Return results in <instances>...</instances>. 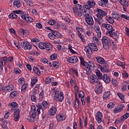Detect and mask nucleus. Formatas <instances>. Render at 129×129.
Here are the masks:
<instances>
[{
	"label": "nucleus",
	"mask_w": 129,
	"mask_h": 129,
	"mask_svg": "<svg viewBox=\"0 0 129 129\" xmlns=\"http://www.w3.org/2000/svg\"><path fill=\"white\" fill-rule=\"evenodd\" d=\"M51 82V79L50 77H46V79H45V83L46 84H49V83H50Z\"/></svg>",
	"instance_id": "62"
},
{
	"label": "nucleus",
	"mask_w": 129,
	"mask_h": 129,
	"mask_svg": "<svg viewBox=\"0 0 129 129\" xmlns=\"http://www.w3.org/2000/svg\"><path fill=\"white\" fill-rule=\"evenodd\" d=\"M55 20L51 19L50 20H48L47 23L50 26H53L55 24Z\"/></svg>",
	"instance_id": "60"
},
{
	"label": "nucleus",
	"mask_w": 129,
	"mask_h": 129,
	"mask_svg": "<svg viewBox=\"0 0 129 129\" xmlns=\"http://www.w3.org/2000/svg\"><path fill=\"white\" fill-rule=\"evenodd\" d=\"M38 46L40 49H45V43H44V42L39 43Z\"/></svg>",
	"instance_id": "61"
},
{
	"label": "nucleus",
	"mask_w": 129,
	"mask_h": 129,
	"mask_svg": "<svg viewBox=\"0 0 129 129\" xmlns=\"http://www.w3.org/2000/svg\"><path fill=\"white\" fill-rule=\"evenodd\" d=\"M124 104H121L117 106H116L113 110V113L114 114H117L118 113L121 112L123 110V108L124 107Z\"/></svg>",
	"instance_id": "14"
},
{
	"label": "nucleus",
	"mask_w": 129,
	"mask_h": 129,
	"mask_svg": "<svg viewBox=\"0 0 129 129\" xmlns=\"http://www.w3.org/2000/svg\"><path fill=\"white\" fill-rule=\"evenodd\" d=\"M53 33L55 34V37L58 38H61L62 37V35L59 32H57V31H53Z\"/></svg>",
	"instance_id": "47"
},
{
	"label": "nucleus",
	"mask_w": 129,
	"mask_h": 129,
	"mask_svg": "<svg viewBox=\"0 0 129 129\" xmlns=\"http://www.w3.org/2000/svg\"><path fill=\"white\" fill-rule=\"evenodd\" d=\"M108 35H109L112 38H117L119 36V32L118 31H115V32H113V31H111L109 34Z\"/></svg>",
	"instance_id": "22"
},
{
	"label": "nucleus",
	"mask_w": 129,
	"mask_h": 129,
	"mask_svg": "<svg viewBox=\"0 0 129 129\" xmlns=\"http://www.w3.org/2000/svg\"><path fill=\"white\" fill-rule=\"evenodd\" d=\"M31 106H34L35 108L34 112L37 114V116H39L41 114V110H43V107L42 103H37L36 106L35 105H32Z\"/></svg>",
	"instance_id": "7"
},
{
	"label": "nucleus",
	"mask_w": 129,
	"mask_h": 129,
	"mask_svg": "<svg viewBox=\"0 0 129 129\" xmlns=\"http://www.w3.org/2000/svg\"><path fill=\"white\" fill-rule=\"evenodd\" d=\"M117 95L118 96L119 99H120V100H121V101L122 103H124L125 102V100H124L125 96H124V95L123 94H121V93H118L117 94Z\"/></svg>",
	"instance_id": "32"
},
{
	"label": "nucleus",
	"mask_w": 129,
	"mask_h": 129,
	"mask_svg": "<svg viewBox=\"0 0 129 129\" xmlns=\"http://www.w3.org/2000/svg\"><path fill=\"white\" fill-rule=\"evenodd\" d=\"M7 61V57L4 56L0 59V68L3 69L4 64H5Z\"/></svg>",
	"instance_id": "24"
},
{
	"label": "nucleus",
	"mask_w": 129,
	"mask_h": 129,
	"mask_svg": "<svg viewBox=\"0 0 129 129\" xmlns=\"http://www.w3.org/2000/svg\"><path fill=\"white\" fill-rule=\"evenodd\" d=\"M88 79L90 83L92 84H95L98 82V77L95 74L89 76Z\"/></svg>",
	"instance_id": "8"
},
{
	"label": "nucleus",
	"mask_w": 129,
	"mask_h": 129,
	"mask_svg": "<svg viewBox=\"0 0 129 129\" xmlns=\"http://www.w3.org/2000/svg\"><path fill=\"white\" fill-rule=\"evenodd\" d=\"M87 4H89V5L91 7V8H93V7H94L95 5V2H94V1L93 0H89L87 2Z\"/></svg>",
	"instance_id": "50"
},
{
	"label": "nucleus",
	"mask_w": 129,
	"mask_h": 129,
	"mask_svg": "<svg viewBox=\"0 0 129 129\" xmlns=\"http://www.w3.org/2000/svg\"><path fill=\"white\" fill-rule=\"evenodd\" d=\"M60 65V63L58 61H54L52 62V66L55 69H58Z\"/></svg>",
	"instance_id": "36"
},
{
	"label": "nucleus",
	"mask_w": 129,
	"mask_h": 129,
	"mask_svg": "<svg viewBox=\"0 0 129 129\" xmlns=\"http://www.w3.org/2000/svg\"><path fill=\"white\" fill-rule=\"evenodd\" d=\"M35 108L34 106H31V111L30 112V115L31 116H28L27 118V120L29 122H34L35 121V117L37 115V114L35 112Z\"/></svg>",
	"instance_id": "2"
},
{
	"label": "nucleus",
	"mask_w": 129,
	"mask_h": 129,
	"mask_svg": "<svg viewBox=\"0 0 129 129\" xmlns=\"http://www.w3.org/2000/svg\"><path fill=\"white\" fill-rule=\"evenodd\" d=\"M120 17L121 18H123V19L126 20V21H129V16L125 15V14H121L120 15Z\"/></svg>",
	"instance_id": "57"
},
{
	"label": "nucleus",
	"mask_w": 129,
	"mask_h": 129,
	"mask_svg": "<svg viewBox=\"0 0 129 129\" xmlns=\"http://www.w3.org/2000/svg\"><path fill=\"white\" fill-rule=\"evenodd\" d=\"M113 18L119 21H122V18L117 13H114V15H113Z\"/></svg>",
	"instance_id": "34"
},
{
	"label": "nucleus",
	"mask_w": 129,
	"mask_h": 129,
	"mask_svg": "<svg viewBox=\"0 0 129 129\" xmlns=\"http://www.w3.org/2000/svg\"><path fill=\"white\" fill-rule=\"evenodd\" d=\"M13 85H8V86H3L1 90L5 93L10 92L14 89Z\"/></svg>",
	"instance_id": "10"
},
{
	"label": "nucleus",
	"mask_w": 129,
	"mask_h": 129,
	"mask_svg": "<svg viewBox=\"0 0 129 129\" xmlns=\"http://www.w3.org/2000/svg\"><path fill=\"white\" fill-rule=\"evenodd\" d=\"M25 81L24 78L21 77L19 79L18 83L19 86H21L22 85L25 84Z\"/></svg>",
	"instance_id": "48"
},
{
	"label": "nucleus",
	"mask_w": 129,
	"mask_h": 129,
	"mask_svg": "<svg viewBox=\"0 0 129 129\" xmlns=\"http://www.w3.org/2000/svg\"><path fill=\"white\" fill-rule=\"evenodd\" d=\"M18 93L17 91L14 90L13 91H11L9 95L10 98L11 99H13L18 95Z\"/></svg>",
	"instance_id": "31"
},
{
	"label": "nucleus",
	"mask_w": 129,
	"mask_h": 129,
	"mask_svg": "<svg viewBox=\"0 0 129 129\" xmlns=\"http://www.w3.org/2000/svg\"><path fill=\"white\" fill-rule=\"evenodd\" d=\"M115 106V103L114 102H109V104L107 105V108H110V109H112V108H114Z\"/></svg>",
	"instance_id": "43"
},
{
	"label": "nucleus",
	"mask_w": 129,
	"mask_h": 129,
	"mask_svg": "<svg viewBox=\"0 0 129 129\" xmlns=\"http://www.w3.org/2000/svg\"><path fill=\"white\" fill-rule=\"evenodd\" d=\"M9 17L11 19H15L17 18L18 16L16 14H15V13H14L10 14L9 15Z\"/></svg>",
	"instance_id": "51"
},
{
	"label": "nucleus",
	"mask_w": 129,
	"mask_h": 129,
	"mask_svg": "<svg viewBox=\"0 0 129 129\" xmlns=\"http://www.w3.org/2000/svg\"><path fill=\"white\" fill-rule=\"evenodd\" d=\"M70 83H71V85L72 86H74L76 85V81L74 78H72L71 79Z\"/></svg>",
	"instance_id": "64"
},
{
	"label": "nucleus",
	"mask_w": 129,
	"mask_h": 129,
	"mask_svg": "<svg viewBox=\"0 0 129 129\" xmlns=\"http://www.w3.org/2000/svg\"><path fill=\"white\" fill-rule=\"evenodd\" d=\"M116 64L117 66L122 67V68H125V62H122L120 60H117L116 62Z\"/></svg>",
	"instance_id": "42"
},
{
	"label": "nucleus",
	"mask_w": 129,
	"mask_h": 129,
	"mask_svg": "<svg viewBox=\"0 0 129 129\" xmlns=\"http://www.w3.org/2000/svg\"><path fill=\"white\" fill-rule=\"evenodd\" d=\"M44 90H42L39 94V101H42L44 98Z\"/></svg>",
	"instance_id": "39"
},
{
	"label": "nucleus",
	"mask_w": 129,
	"mask_h": 129,
	"mask_svg": "<svg viewBox=\"0 0 129 129\" xmlns=\"http://www.w3.org/2000/svg\"><path fill=\"white\" fill-rule=\"evenodd\" d=\"M33 71H34V73L37 75L40 76L41 75V72L39 69L37 67H34Z\"/></svg>",
	"instance_id": "40"
},
{
	"label": "nucleus",
	"mask_w": 129,
	"mask_h": 129,
	"mask_svg": "<svg viewBox=\"0 0 129 129\" xmlns=\"http://www.w3.org/2000/svg\"><path fill=\"white\" fill-rule=\"evenodd\" d=\"M54 99L59 102L63 101V100H64L63 93L59 91H56V92H55Z\"/></svg>",
	"instance_id": "4"
},
{
	"label": "nucleus",
	"mask_w": 129,
	"mask_h": 129,
	"mask_svg": "<svg viewBox=\"0 0 129 129\" xmlns=\"http://www.w3.org/2000/svg\"><path fill=\"white\" fill-rule=\"evenodd\" d=\"M37 82H38V78L36 77H33L31 79V87H33Z\"/></svg>",
	"instance_id": "29"
},
{
	"label": "nucleus",
	"mask_w": 129,
	"mask_h": 129,
	"mask_svg": "<svg viewBox=\"0 0 129 129\" xmlns=\"http://www.w3.org/2000/svg\"><path fill=\"white\" fill-rule=\"evenodd\" d=\"M60 24L58 22H56L55 21V23L54 24V29H60Z\"/></svg>",
	"instance_id": "63"
},
{
	"label": "nucleus",
	"mask_w": 129,
	"mask_h": 129,
	"mask_svg": "<svg viewBox=\"0 0 129 129\" xmlns=\"http://www.w3.org/2000/svg\"><path fill=\"white\" fill-rule=\"evenodd\" d=\"M21 110H17L14 113V119L16 121H18L20 119V112Z\"/></svg>",
	"instance_id": "26"
},
{
	"label": "nucleus",
	"mask_w": 129,
	"mask_h": 129,
	"mask_svg": "<svg viewBox=\"0 0 129 129\" xmlns=\"http://www.w3.org/2000/svg\"><path fill=\"white\" fill-rule=\"evenodd\" d=\"M56 119H57V122H59L65 120L66 117L64 115L58 114V115H57V116H56Z\"/></svg>",
	"instance_id": "28"
},
{
	"label": "nucleus",
	"mask_w": 129,
	"mask_h": 129,
	"mask_svg": "<svg viewBox=\"0 0 129 129\" xmlns=\"http://www.w3.org/2000/svg\"><path fill=\"white\" fill-rule=\"evenodd\" d=\"M68 49L70 50V52H71V53L72 54H76L77 53L76 51H75V50H74L72 48V46L71 45H69L68 46Z\"/></svg>",
	"instance_id": "53"
},
{
	"label": "nucleus",
	"mask_w": 129,
	"mask_h": 129,
	"mask_svg": "<svg viewBox=\"0 0 129 129\" xmlns=\"http://www.w3.org/2000/svg\"><path fill=\"white\" fill-rule=\"evenodd\" d=\"M95 73L96 76L98 77V78H99V79H100L102 76H103L102 74L100 72V70L98 69L95 70Z\"/></svg>",
	"instance_id": "35"
},
{
	"label": "nucleus",
	"mask_w": 129,
	"mask_h": 129,
	"mask_svg": "<svg viewBox=\"0 0 129 129\" xmlns=\"http://www.w3.org/2000/svg\"><path fill=\"white\" fill-rule=\"evenodd\" d=\"M123 120L122 119L121 117H118L114 121V123L115 125H117L118 124H121Z\"/></svg>",
	"instance_id": "37"
},
{
	"label": "nucleus",
	"mask_w": 129,
	"mask_h": 129,
	"mask_svg": "<svg viewBox=\"0 0 129 129\" xmlns=\"http://www.w3.org/2000/svg\"><path fill=\"white\" fill-rule=\"evenodd\" d=\"M118 1L123 6L127 7L128 6V3L125 0H118Z\"/></svg>",
	"instance_id": "44"
},
{
	"label": "nucleus",
	"mask_w": 129,
	"mask_h": 129,
	"mask_svg": "<svg viewBox=\"0 0 129 129\" xmlns=\"http://www.w3.org/2000/svg\"><path fill=\"white\" fill-rule=\"evenodd\" d=\"M67 60L70 63L75 64L78 62L79 59L77 56H73L68 57Z\"/></svg>",
	"instance_id": "15"
},
{
	"label": "nucleus",
	"mask_w": 129,
	"mask_h": 129,
	"mask_svg": "<svg viewBox=\"0 0 129 129\" xmlns=\"http://www.w3.org/2000/svg\"><path fill=\"white\" fill-rule=\"evenodd\" d=\"M106 21L111 24H112L114 23V20L113 18V17H111V16H109V17H106Z\"/></svg>",
	"instance_id": "38"
},
{
	"label": "nucleus",
	"mask_w": 129,
	"mask_h": 129,
	"mask_svg": "<svg viewBox=\"0 0 129 129\" xmlns=\"http://www.w3.org/2000/svg\"><path fill=\"white\" fill-rule=\"evenodd\" d=\"M128 117H129V113H125L123 115V116H121V118H122V120H123V121L125 120Z\"/></svg>",
	"instance_id": "46"
},
{
	"label": "nucleus",
	"mask_w": 129,
	"mask_h": 129,
	"mask_svg": "<svg viewBox=\"0 0 129 129\" xmlns=\"http://www.w3.org/2000/svg\"><path fill=\"white\" fill-rule=\"evenodd\" d=\"M95 119L96 122L100 124L101 123L103 120V115L102 113L100 111H98L96 114Z\"/></svg>",
	"instance_id": "12"
},
{
	"label": "nucleus",
	"mask_w": 129,
	"mask_h": 129,
	"mask_svg": "<svg viewBox=\"0 0 129 129\" xmlns=\"http://www.w3.org/2000/svg\"><path fill=\"white\" fill-rule=\"evenodd\" d=\"M96 60H97L98 63L100 64H104L105 63V60L101 56H96Z\"/></svg>",
	"instance_id": "21"
},
{
	"label": "nucleus",
	"mask_w": 129,
	"mask_h": 129,
	"mask_svg": "<svg viewBox=\"0 0 129 129\" xmlns=\"http://www.w3.org/2000/svg\"><path fill=\"white\" fill-rule=\"evenodd\" d=\"M100 70L102 73H107L109 72V66L107 65H104L102 66L101 65H99Z\"/></svg>",
	"instance_id": "17"
},
{
	"label": "nucleus",
	"mask_w": 129,
	"mask_h": 129,
	"mask_svg": "<svg viewBox=\"0 0 129 129\" xmlns=\"http://www.w3.org/2000/svg\"><path fill=\"white\" fill-rule=\"evenodd\" d=\"M57 54L56 53H53L51 55L50 57V60H55V59H57Z\"/></svg>",
	"instance_id": "58"
},
{
	"label": "nucleus",
	"mask_w": 129,
	"mask_h": 129,
	"mask_svg": "<svg viewBox=\"0 0 129 129\" xmlns=\"http://www.w3.org/2000/svg\"><path fill=\"white\" fill-rule=\"evenodd\" d=\"M111 82H112V85L114 86H115V87L117 86L118 84V82L117 81L116 79H112V80H111Z\"/></svg>",
	"instance_id": "54"
},
{
	"label": "nucleus",
	"mask_w": 129,
	"mask_h": 129,
	"mask_svg": "<svg viewBox=\"0 0 129 129\" xmlns=\"http://www.w3.org/2000/svg\"><path fill=\"white\" fill-rule=\"evenodd\" d=\"M79 59L81 64L85 67L84 73L88 76H91L92 70L95 69L94 63L92 61L86 62L82 56H80Z\"/></svg>",
	"instance_id": "1"
},
{
	"label": "nucleus",
	"mask_w": 129,
	"mask_h": 129,
	"mask_svg": "<svg viewBox=\"0 0 129 129\" xmlns=\"http://www.w3.org/2000/svg\"><path fill=\"white\" fill-rule=\"evenodd\" d=\"M54 31H52V32H50V33H48V36L49 38L51 40H54L55 38V35L54 34Z\"/></svg>",
	"instance_id": "49"
},
{
	"label": "nucleus",
	"mask_w": 129,
	"mask_h": 129,
	"mask_svg": "<svg viewBox=\"0 0 129 129\" xmlns=\"http://www.w3.org/2000/svg\"><path fill=\"white\" fill-rule=\"evenodd\" d=\"M56 111H57L56 108L54 106H53L48 111V114L50 116H54L56 113Z\"/></svg>",
	"instance_id": "20"
},
{
	"label": "nucleus",
	"mask_w": 129,
	"mask_h": 129,
	"mask_svg": "<svg viewBox=\"0 0 129 129\" xmlns=\"http://www.w3.org/2000/svg\"><path fill=\"white\" fill-rule=\"evenodd\" d=\"M10 108H11V111H17V110H20V109L18 108V104L16 102H13L11 103L8 104Z\"/></svg>",
	"instance_id": "13"
},
{
	"label": "nucleus",
	"mask_w": 129,
	"mask_h": 129,
	"mask_svg": "<svg viewBox=\"0 0 129 129\" xmlns=\"http://www.w3.org/2000/svg\"><path fill=\"white\" fill-rule=\"evenodd\" d=\"M14 72L17 75H20L21 74V71L18 68L14 69Z\"/></svg>",
	"instance_id": "56"
},
{
	"label": "nucleus",
	"mask_w": 129,
	"mask_h": 129,
	"mask_svg": "<svg viewBox=\"0 0 129 129\" xmlns=\"http://www.w3.org/2000/svg\"><path fill=\"white\" fill-rule=\"evenodd\" d=\"M53 46L49 42H45V49H46L47 50H50L52 49Z\"/></svg>",
	"instance_id": "30"
},
{
	"label": "nucleus",
	"mask_w": 129,
	"mask_h": 129,
	"mask_svg": "<svg viewBox=\"0 0 129 129\" xmlns=\"http://www.w3.org/2000/svg\"><path fill=\"white\" fill-rule=\"evenodd\" d=\"M100 79L102 80L105 83L107 84L109 83L111 81L110 77L106 74H103Z\"/></svg>",
	"instance_id": "16"
},
{
	"label": "nucleus",
	"mask_w": 129,
	"mask_h": 129,
	"mask_svg": "<svg viewBox=\"0 0 129 129\" xmlns=\"http://www.w3.org/2000/svg\"><path fill=\"white\" fill-rule=\"evenodd\" d=\"M96 12L97 13V17L99 20H101L103 17L106 16V12L99 8L96 9Z\"/></svg>",
	"instance_id": "9"
},
{
	"label": "nucleus",
	"mask_w": 129,
	"mask_h": 129,
	"mask_svg": "<svg viewBox=\"0 0 129 129\" xmlns=\"http://www.w3.org/2000/svg\"><path fill=\"white\" fill-rule=\"evenodd\" d=\"M25 3L28 6H32L33 4L32 0H25Z\"/></svg>",
	"instance_id": "59"
},
{
	"label": "nucleus",
	"mask_w": 129,
	"mask_h": 129,
	"mask_svg": "<svg viewBox=\"0 0 129 129\" xmlns=\"http://www.w3.org/2000/svg\"><path fill=\"white\" fill-rule=\"evenodd\" d=\"M110 95L111 93L109 91L104 92L102 96L103 100L106 102L107 99L110 96Z\"/></svg>",
	"instance_id": "23"
},
{
	"label": "nucleus",
	"mask_w": 129,
	"mask_h": 129,
	"mask_svg": "<svg viewBox=\"0 0 129 129\" xmlns=\"http://www.w3.org/2000/svg\"><path fill=\"white\" fill-rule=\"evenodd\" d=\"M13 5L16 8H19L22 5V3L21 0H15L13 3Z\"/></svg>",
	"instance_id": "25"
},
{
	"label": "nucleus",
	"mask_w": 129,
	"mask_h": 129,
	"mask_svg": "<svg viewBox=\"0 0 129 129\" xmlns=\"http://www.w3.org/2000/svg\"><path fill=\"white\" fill-rule=\"evenodd\" d=\"M85 20L86 23L89 26H93L94 24V21L93 17L89 14H85Z\"/></svg>",
	"instance_id": "3"
},
{
	"label": "nucleus",
	"mask_w": 129,
	"mask_h": 129,
	"mask_svg": "<svg viewBox=\"0 0 129 129\" xmlns=\"http://www.w3.org/2000/svg\"><path fill=\"white\" fill-rule=\"evenodd\" d=\"M84 51L86 52L88 58H90L92 57V50L89 46H86L84 48Z\"/></svg>",
	"instance_id": "19"
},
{
	"label": "nucleus",
	"mask_w": 129,
	"mask_h": 129,
	"mask_svg": "<svg viewBox=\"0 0 129 129\" xmlns=\"http://www.w3.org/2000/svg\"><path fill=\"white\" fill-rule=\"evenodd\" d=\"M112 41V39L109 38L107 37H103L102 39V42L104 48L108 49L109 47V43Z\"/></svg>",
	"instance_id": "5"
},
{
	"label": "nucleus",
	"mask_w": 129,
	"mask_h": 129,
	"mask_svg": "<svg viewBox=\"0 0 129 129\" xmlns=\"http://www.w3.org/2000/svg\"><path fill=\"white\" fill-rule=\"evenodd\" d=\"M78 37H79V38L80 39V40L83 42H86L85 39L84 38V35H83V34H82V33H78Z\"/></svg>",
	"instance_id": "52"
},
{
	"label": "nucleus",
	"mask_w": 129,
	"mask_h": 129,
	"mask_svg": "<svg viewBox=\"0 0 129 129\" xmlns=\"http://www.w3.org/2000/svg\"><path fill=\"white\" fill-rule=\"evenodd\" d=\"M94 30L97 33V37L98 38H101V31L100 29L99 25H95L94 26Z\"/></svg>",
	"instance_id": "18"
},
{
	"label": "nucleus",
	"mask_w": 129,
	"mask_h": 129,
	"mask_svg": "<svg viewBox=\"0 0 129 129\" xmlns=\"http://www.w3.org/2000/svg\"><path fill=\"white\" fill-rule=\"evenodd\" d=\"M28 86H29L28 84H23L21 87V92H22L23 93L25 92Z\"/></svg>",
	"instance_id": "33"
},
{
	"label": "nucleus",
	"mask_w": 129,
	"mask_h": 129,
	"mask_svg": "<svg viewBox=\"0 0 129 129\" xmlns=\"http://www.w3.org/2000/svg\"><path fill=\"white\" fill-rule=\"evenodd\" d=\"M75 107L76 108H79L80 100L78 98H75Z\"/></svg>",
	"instance_id": "45"
},
{
	"label": "nucleus",
	"mask_w": 129,
	"mask_h": 129,
	"mask_svg": "<svg viewBox=\"0 0 129 129\" xmlns=\"http://www.w3.org/2000/svg\"><path fill=\"white\" fill-rule=\"evenodd\" d=\"M88 46L90 47L91 51H96L98 50L96 45L94 43H90L88 44Z\"/></svg>",
	"instance_id": "27"
},
{
	"label": "nucleus",
	"mask_w": 129,
	"mask_h": 129,
	"mask_svg": "<svg viewBox=\"0 0 129 129\" xmlns=\"http://www.w3.org/2000/svg\"><path fill=\"white\" fill-rule=\"evenodd\" d=\"M37 94V92L34 91L33 93V95H31V100L33 102H36L37 101L36 95Z\"/></svg>",
	"instance_id": "41"
},
{
	"label": "nucleus",
	"mask_w": 129,
	"mask_h": 129,
	"mask_svg": "<svg viewBox=\"0 0 129 129\" xmlns=\"http://www.w3.org/2000/svg\"><path fill=\"white\" fill-rule=\"evenodd\" d=\"M95 92L97 94H101L102 92V87L100 86L95 90Z\"/></svg>",
	"instance_id": "55"
},
{
	"label": "nucleus",
	"mask_w": 129,
	"mask_h": 129,
	"mask_svg": "<svg viewBox=\"0 0 129 129\" xmlns=\"http://www.w3.org/2000/svg\"><path fill=\"white\" fill-rule=\"evenodd\" d=\"M21 47L25 50H30L32 48V45L28 42L22 41L21 42Z\"/></svg>",
	"instance_id": "11"
},
{
	"label": "nucleus",
	"mask_w": 129,
	"mask_h": 129,
	"mask_svg": "<svg viewBox=\"0 0 129 129\" xmlns=\"http://www.w3.org/2000/svg\"><path fill=\"white\" fill-rule=\"evenodd\" d=\"M102 28H105L108 30V31H106L107 35H109L111 32L115 31V29L113 28L111 25L109 24L102 23Z\"/></svg>",
	"instance_id": "6"
}]
</instances>
